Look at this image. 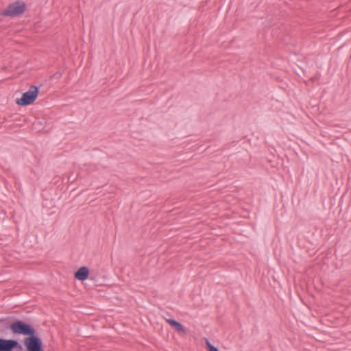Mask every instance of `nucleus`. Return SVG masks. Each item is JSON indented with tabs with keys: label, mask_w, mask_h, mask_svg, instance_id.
<instances>
[{
	"label": "nucleus",
	"mask_w": 351,
	"mask_h": 351,
	"mask_svg": "<svg viewBox=\"0 0 351 351\" xmlns=\"http://www.w3.org/2000/svg\"><path fill=\"white\" fill-rule=\"evenodd\" d=\"M24 346L25 350L23 348V351H45L43 346V341L39 336L34 339L26 340Z\"/></svg>",
	"instance_id": "5"
},
{
	"label": "nucleus",
	"mask_w": 351,
	"mask_h": 351,
	"mask_svg": "<svg viewBox=\"0 0 351 351\" xmlns=\"http://www.w3.org/2000/svg\"><path fill=\"white\" fill-rule=\"evenodd\" d=\"M205 343H206V348L208 349V351H211L213 348H215L216 347L213 346L210 342L209 341V340L206 338H205Z\"/></svg>",
	"instance_id": "9"
},
{
	"label": "nucleus",
	"mask_w": 351,
	"mask_h": 351,
	"mask_svg": "<svg viewBox=\"0 0 351 351\" xmlns=\"http://www.w3.org/2000/svg\"><path fill=\"white\" fill-rule=\"evenodd\" d=\"M89 273V269L86 266H82L75 272L74 277L78 280L84 281L88 278Z\"/></svg>",
	"instance_id": "7"
},
{
	"label": "nucleus",
	"mask_w": 351,
	"mask_h": 351,
	"mask_svg": "<svg viewBox=\"0 0 351 351\" xmlns=\"http://www.w3.org/2000/svg\"><path fill=\"white\" fill-rule=\"evenodd\" d=\"M0 351H23L16 339L0 338Z\"/></svg>",
	"instance_id": "4"
},
{
	"label": "nucleus",
	"mask_w": 351,
	"mask_h": 351,
	"mask_svg": "<svg viewBox=\"0 0 351 351\" xmlns=\"http://www.w3.org/2000/svg\"><path fill=\"white\" fill-rule=\"evenodd\" d=\"M26 5L24 1L18 0L10 3L6 9L0 11L1 16L16 17L23 14L25 11Z\"/></svg>",
	"instance_id": "2"
},
{
	"label": "nucleus",
	"mask_w": 351,
	"mask_h": 351,
	"mask_svg": "<svg viewBox=\"0 0 351 351\" xmlns=\"http://www.w3.org/2000/svg\"><path fill=\"white\" fill-rule=\"evenodd\" d=\"M39 93V87L31 85L29 90L23 93L22 97L16 99V103L21 106H28L34 102Z\"/></svg>",
	"instance_id": "3"
},
{
	"label": "nucleus",
	"mask_w": 351,
	"mask_h": 351,
	"mask_svg": "<svg viewBox=\"0 0 351 351\" xmlns=\"http://www.w3.org/2000/svg\"><path fill=\"white\" fill-rule=\"evenodd\" d=\"M9 318L0 319V332H3L9 329Z\"/></svg>",
	"instance_id": "8"
},
{
	"label": "nucleus",
	"mask_w": 351,
	"mask_h": 351,
	"mask_svg": "<svg viewBox=\"0 0 351 351\" xmlns=\"http://www.w3.org/2000/svg\"><path fill=\"white\" fill-rule=\"evenodd\" d=\"M205 343H206V348L208 349V351H211L213 348H215L216 347L213 346L210 342L209 341V340L206 338H205Z\"/></svg>",
	"instance_id": "10"
},
{
	"label": "nucleus",
	"mask_w": 351,
	"mask_h": 351,
	"mask_svg": "<svg viewBox=\"0 0 351 351\" xmlns=\"http://www.w3.org/2000/svg\"><path fill=\"white\" fill-rule=\"evenodd\" d=\"M9 329L14 335L26 336L23 339V344L25 343L26 340L38 337L33 326L22 320L16 319L10 323Z\"/></svg>",
	"instance_id": "1"
},
{
	"label": "nucleus",
	"mask_w": 351,
	"mask_h": 351,
	"mask_svg": "<svg viewBox=\"0 0 351 351\" xmlns=\"http://www.w3.org/2000/svg\"><path fill=\"white\" fill-rule=\"evenodd\" d=\"M166 322L173 327L180 335H185L187 334L186 329L184 326L176 319L169 318L166 319Z\"/></svg>",
	"instance_id": "6"
}]
</instances>
